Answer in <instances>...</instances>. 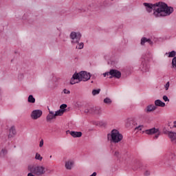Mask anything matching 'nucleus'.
Returning a JSON list of instances; mask_svg holds the SVG:
<instances>
[{
    "mask_svg": "<svg viewBox=\"0 0 176 176\" xmlns=\"http://www.w3.org/2000/svg\"><path fill=\"white\" fill-rule=\"evenodd\" d=\"M28 102H30L32 104H34L35 102V98L32 95H30L28 98Z\"/></svg>",
    "mask_w": 176,
    "mask_h": 176,
    "instance_id": "obj_20",
    "label": "nucleus"
},
{
    "mask_svg": "<svg viewBox=\"0 0 176 176\" xmlns=\"http://www.w3.org/2000/svg\"><path fill=\"white\" fill-rule=\"evenodd\" d=\"M36 160H38L39 162H42L43 157L41 156V154L36 153L35 155Z\"/></svg>",
    "mask_w": 176,
    "mask_h": 176,
    "instance_id": "obj_22",
    "label": "nucleus"
},
{
    "mask_svg": "<svg viewBox=\"0 0 176 176\" xmlns=\"http://www.w3.org/2000/svg\"><path fill=\"white\" fill-rule=\"evenodd\" d=\"M50 158L52 159V155L50 156Z\"/></svg>",
    "mask_w": 176,
    "mask_h": 176,
    "instance_id": "obj_39",
    "label": "nucleus"
},
{
    "mask_svg": "<svg viewBox=\"0 0 176 176\" xmlns=\"http://www.w3.org/2000/svg\"><path fill=\"white\" fill-rule=\"evenodd\" d=\"M100 91H101L100 89H94L92 91V96H97L100 93Z\"/></svg>",
    "mask_w": 176,
    "mask_h": 176,
    "instance_id": "obj_23",
    "label": "nucleus"
},
{
    "mask_svg": "<svg viewBox=\"0 0 176 176\" xmlns=\"http://www.w3.org/2000/svg\"><path fill=\"white\" fill-rule=\"evenodd\" d=\"M144 129V125H139L135 128V131H141Z\"/></svg>",
    "mask_w": 176,
    "mask_h": 176,
    "instance_id": "obj_28",
    "label": "nucleus"
},
{
    "mask_svg": "<svg viewBox=\"0 0 176 176\" xmlns=\"http://www.w3.org/2000/svg\"><path fill=\"white\" fill-rule=\"evenodd\" d=\"M10 134H12V135H16V129L14 128V126H12L10 129Z\"/></svg>",
    "mask_w": 176,
    "mask_h": 176,
    "instance_id": "obj_24",
    "label": "nucleus"
},
{
    "mask_svg": "<svg viewBox=\"0 0 176 176\" xmlns=\"http://www.w3.org/2000/svg\"><path fill=\"white\" fill-rule=\"evenodd\" d=\"M70 38L72 39V45H75L76 43H79V41H80V38H82V34L79 32H72L70 34Z\"/></svg>",
    "mask_w": 176,
    "mask_h": 176,
    "instance_id": "obj_6",
    "label": "nucleus"
},
{
    "mask_svg": "<svg viewBox=\"0 0 176 176\" xmlns=\"http://www.w3.org/2000/svg\"><path fill=\"white\" fill-rule=\"evenodd\" d=\"M114 155H115L116 157H120V153H119V151H115Z\"/></svg>",
    "mask_w": 176,
    "mask_h": 176,
    "instance_id": "obj_30",
    "label": "nucleus"
},
{
    "mask_svg": "<svg viewBox=\"0 0 176 176\" xmlns=\"http://www.w3.org/2000/svg\"><path fill=\"white\" fill-rule=\"evenodd\" d=\"M155 107H162V108L166 107V103L162 102L160 100H156L155 101Z\"/></svg>",
    "mask_w": 176,
    "mask_h": 176,
    "instance_id": "obj_16",
    "label": "nucleus"
},
{
    "mask_svg": "<svg viewBox=\"0 0 176 176\" xmlns=\"http://www.w3.org/2000/svg\"><path fill=\"white\" fill-rule=\"evenodd\" d=\"M28 168V170L30 171V173H32V174H34V175L36 176L43 175L46 173V168L41 165H37L36 166H29Z\"/></svg>",
    "mask_w": 176,
    "mask_h": 176,
    "instance_id": "obj_4",
    "label": "nucleus"
},
{
    "mask_svg": "<svg viewBox=\"0 0 176 176\" xmlns=\"http://www.w3.org/2000/svg\"><path fill=\"white\" fill-rule=\"evenodd\" d=\"M108 75H109V72H105V73L103 74V76H104V78H105V76H107Z\"/></svg>",
    "mask_w": 176,
    "mask_h": 176,
    "instance_id": "obj_36",
    "label": "nucleus"
},
{
    "mask_svg": "<svg viewBox=\"0 0 176 176\" xmlns=\"http://www.w3.org/2000/svg\"><path fill=\"white\" fill-rule=\"evenodd\" d=\"M172 68L176 71V56L172 60Z\"/></svg>",
    "mask_w": 176,
    "mask_h": 176,
    "instance_id": "obj_21",
    "label": "nucleus"
},
{
    "mask_svg": "<svg viewBox=\"0 0 176 176\" xmlns=\"http://www.w3.org/2000/svg\"><path fill=\"white\" fill-rule=\"evenodd\" d=\"M43 113V112L42 111V110L36 109L32 112L30 116L33 119V120H36L37 119H39V118H41V116H42Z\"/></svg>",
    "mask_w": 176,
    "mask_h": 176,
    "instance_id": "obj_8",
    "label": "nucleus"
},
{
    "mask_svg": "<svg viewBox=\"0 0 176 176\" xmlns=\"http://www.w3.org/2000/svg\"><path fill=\"white\" fill-rule=\"evenodd\" d=\"M91 78L90 73L87 72H80V73H75L71 80L70 85H76V83H80V82H87Z\"/></svg>",
    "mask_w": 176,
    "mask_h": 176,
    "instance_id": "obj_2",
    "label": "nucleus"
},
{
    "mask_svg": "<svg viewBox=\"0 0 176 176\" xmlns=\"http://www.w3.org/2000/svg\"><path fill=\"white\" fill-rule=\"evenodd\" d=\"M166 134L168 135V137L170 138L171 142L173 144H176V132L168 131Z\"/></svg>",
    "mask_w": 176,
    "mask_h": 176,
    "instance_id": "obj_11",
    "label": "nucleus"
},
{
    "mask_svg": "<svg viewBox=\"0 0 176 176\" xmlns=\"http://www.w3.org/2000/svg\"><path fill=\"white\" fill-rule=\"evenodd\" d=\"M78 46H76V49H83V47H85V44L83 43H78Z\"/></svg>",
    "mask_w": 176,
    "mask_h": 176,
    "instance_id": "obj_25",
    "label": "nucleus"
},
{
    "mask_svg": "<svg viewBox=\"0 0 176 176\" xmlns=\"http://www.w3.org/2000/svg\"><path fill=\"white\" fill-rule=\"evenodd\" d=\"M168 160H172V161H175L176 160V155L175 153H170L168 155Z\"/></svg>",
    "mask_w": 176,
    "mask_h": 176,
    "instance_id": "obj_17",
    "label": "nucleus"
},
{
    "mask_svg": "<svg viewBox=\"0 0 176 176\" xmlns=\"http://www.w3.org/2000/svg\"><path fill=\"white\" fill-rule=\"evenodd\" d=\"M157 107H156L154 104H149L148 106H147L146 109V111L147 112H153V111H156Z\"/></svg>",
    "mask_w": 176,
    "mask_h": 176,
    "instance_id": "obj_14",
    "label": "nucleus"
},
{
    "mask_svg": "<svg viewBox=\"0 0 176 176\" xmlns=\"http://www.w3.org/2000/svg\"><path fill=\"white\" fill-rule=\"evenodd\" d=\"M107 140L109 142L118 144L123 140V135L118 129H113L110 133L107 134Z\"/></svg>",
    "mask_w": 176,
    "mask_h": 176,
    "instance_id": "obj_3",
    "label": "nucleus"
},
{
    "mask_svg": "<svg viewBox=\"0 0 176 176\" xmlns=\"http://www.w3.org/2000/svg\"><path fill=\"white\" fill-rule=\"evenodd\" d=\"M67 108V104H63L60 106V109L65 112V109Z\"/></svg>",
    "mask_w": 176,
    "mask_h": 176,
    "instance_id": "obj_27",
    "label": "nucleus"
},
{
    "mask_svg": "<svg viewBox=\"0 0 176 176\" xmlns=\"http://www.w3.org/2000/svg\"><path fill=\"white\" fill-rule=\"evenodd\" d=\"M142 133H145L148 135H153V134H155L154 136V140H157L160 135V131L159 129H156L155 127L143 131Z\"/></svg>",
    "mask_w": 176,
    "mask_h": 176,
    "instance_id": "obj_5",
    "label": "nucleus"
},
{
    "mask_svg": "<svg viewBox=\"0 0 176 176\" xmlns=\"http://www.w3.org/2000/svg\"><path fill=\"white\" fill-rule=\"evenodd\" d=\"M39 146H40V148H42V146H43V139L40 141Z\"/></svg>",
    "mask_w": 176,
    "mask_h": 176,
    "instance_id": "obj_35",
    "label": "nucleus"
},
{
    "mask_svg": "<svg viewBox=\"0 0 176 176\" xmlns=\"http://www.w3.org/2000/svg\"><path fill=\"white\" fill-rule=\"evenodd\" d=\"M175 51H171L170 52H169L168 57H175Z\"/></svg>",
    "mask_w": 176,
    "mask_h": 176,
    "instance_id": "obj_29",
    "label": "nucleus"
},
{
    "mask_svg": "<svg viewBox=\"0 0 176 176\" xmlns=\"http://www.w3.org/2000/svg\"><path fill=\"white\" fill-rule=\"evenodd\" d=\"M54 113L55 116H63V115H64V110H61L60 109H59Z\"/></svg>",
    "mask_w": 176,
    "mask_h": 176,
    "instance_id": "obj_18",
    "label": "nucleus"
},
{
    "mask_svg": "<svg viewBox=\"0 0 176 176\" xmlns=\"http://www.w3.org/2000/svg\"><path fill=\"white\" fill-rule=\"evenodd\" d=\"M0 155L1 156H6V155H8V150L2 149Z\"/></svg>",
    "mask_w": 176,
    "mask_h": 176,
    "instance_id": "obj_26",
    "label": "nucleus"
},
{
    "mask_svg": "<svg viewBox=\"0 0 176 176\" xmlns=\"http://www.w3.org/2000/svg\"><path fill=\"white\" fill-rule=\"evenodd\" d=\"M63 93L65 94H69V93H71V91H69V90H68L67 89H63Z\"/></svg>",
    "mask_w": 176,
    "mask_h": 176,
    "instance_id": "obj_32",
    "label": "nucleus"
},
{
    "mask_svg": "<svg viewBox=\"0 0 176 176\" xmlns=\"http://www.w3.org/2000/svg\"><path fill=\"white\" fill-rule=\"evenodd\" d=\"M53 119H56V114L53 111H49V113L46 117L47 122H52Z\"/></svg>",
    "mask_w": 176,
    "mask_h": 176,
    "instance_id": "obj_13",
    "label": "nucleus"
},
{
    "mask_svg": "<svg viewBox=\"0 0 176 176\" xmlns=\"http://www.w3.org/2000/svg\"><path fill=\"white\" fill-rule=\"evenodd\" d=\"M149 43V45H152L153 43L152 42V41H151V39L149 38H146L145 37L142 38L141 39V45H145V43Z\"/></svg>",
    "mask_w": 176,
    "mask_h": 176,
    "instance_id": "obj_15",
    "label": "nucleus"
},
{
    "mask_svg": "<svg viewBox=\"0 0 176 176\" xmlns=\"http://www.w3.org/2000/svg\"><path fill=\"white\" fill-rule=\"evenodd\" d=\"M67 134H70L74 138H80L82 137V132L74 131H67Z\"/></svg>",
    "mask_w": 176,
    "mask_h": 176,
    "instance_id": "obj_10",
    "label": "nucleus"
},
{
    "mask_svg": "<svg viewBox=\"0 0 176 176\" xmlns=\"http://www.w3.org/2000/svg\"><path fill=\"white\" fill-rule=\"evenodd\" d=\"M28 176H35L34 174H32V173H30L28 174Z\"/></svg>",
    "mask_w": 176,
    "mask_h": 176,
    "instance_id": "obj_37",
    "label": "nucleus"
},
{
    "mask_svg": "<svg viewBox=\"0 0 176 176\" xmlns=\"http://www.w3.org/2000/svg\"><path fill=\"white\" fill-rule=\"evenodd\" d=\"M140 71L145 74L146 72H149V69H151V66L148 65L146 62L142 61V65L140 67Z\"/></svg>",
    "mask_w": 176,
    "mask_h": 176,
    "instance_id": "obj_9",
    "label": "nucleus"
},
{
    "mask_svg": "<svg viewBox=\"0 0 176 176\" xmlns=\"http://www.w3.org/2000/svg\"><path fill=\"white\" fill-rule=\"evenodd\" d=\"M103 102L107 105H111L112 104V100H111L109 98H106L104 99Z\"/></svg>",
    "mask_w": 176,
    "mask_h": 176,
    "instance_id": "obj_19",
    "label": "nucleus"
},
{
    "mask_svg": "<svg viewBox=\"0 0 176 176\" xmlns=\"http://www.w3.org/2000/svg\"><path fill=\"white\" fill-rule=\"evenodd\" d=\"M168 87H170V82H168L165 85L166 90H168Z\"/></svg>",
    "mask_w": 176,
    "mask_h": 176,
    "instance_id": "obj_34",
    "label": "nucleus"
},
{
    "mask_svg": "<svg viewBox=\"0 0 176 176\" xmlns=\"http://www.w3.org/2000/svg\"><path fill=\"white\" fill-rule=\"evenodd\" d=\"M74 164H75V162L74 161V160H68L67 161H66L65 164L66 170H72Z\"/></svg>",
    "mask_w": 176,
    "mask_h": 176,
    "instance_id": "obj_12",
    "label": "nucleus"
},
{
    "mask_svg": "<svg viewBox=\"0 0 176 176\" xmlns=\"http://www.w3.org/2000/svg\"><path fill=\"white\" fill-rule=\"evenodd\" d=\"M144 6H145L148 13L153 10L155 17H166V16H170L174 12L173 8L168 7L164 2H158L154 5L149 3H144Z\"/></svg>",
    "mask_w": 176,
    "mask_h": 176,
    "instance_id": "obj_1",
    "label": "nucleus"
},
{
    "mask_svg": "<svg viewBox=\"0 0 176 176\" xmlns=\"http://www.w3.org/2000/svg\"><path fill=\"white\" fill-rule=\"evenodd\" d=\"M144 175H145V176H150V175H151V171H149V170H146V171L144 172Z\"/></svg>",
    "mask_w": 176,
    "mask_h": 176,
    "instance_id": "obj_33",
    "label": "nucleus"
},
{
    "mask_svg": "<svg viewBox=\"0 0 176 176\" xmlns=\"http://www.w3.org/2000/svg\"><path fill=\"white\" fill-rule=\"evenodd\" d=\"M163 100L165 102L170 101V99H168V97H167V96H163Z\"/></svg>",
    "mask_w": 176,
    "mask_h": 176,
    "instance_id": "obj_31",
    "label": "nucleus"
},
{
    "mask_svg": "<svg viewBox=\"0 0 176 176\" xmlns=\"http://www.w3.org/2000/svg\"><path fill=\"white\" fill-rule=\"evenodd\" d=\"M173 127L176 128V121L173 122Z\"/></svg>",
    "mask_w": 176,
    "mask_h": 176,
    "instance_id": "obj_38",
    "label": "nucleus"
},
{
    "mask_svg": "<svg viewBox=\"0 0 176 176\" xmlns=\"http://www.w3.org/2000/svg\"><path fill=\"white\" fill-rule=\"evenodd\" d=\"M109 79H112V78H116L117 79H120L122 76V73L119 70L116 69H111L109 71Z\"/></svg>",
    "mask_w": 176,
    "mask_h": 176,
    "instance_id": "obj_7",
    "label": "nucleus"
}]
</instances>
